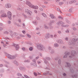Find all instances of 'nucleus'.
Returning <instances> with one entry per match:
<instances>
[{"label": "nucleus", "mask_w": 78, "mask_h": 78, "mask_svg": "<svg viewBox=\"0 0 78 78\" xmlns=\"http://www.w3.org/2000/svg\"><path fill=\"white\" fill-rule=\"evenodd\" d=\"M37 48L40 50H42L44 51L45 50V46L43 45L39 44L37 46Z\"/></svg>", "instance_id": "f257e3e1"}, {"label": "nucleus", "mask_w": 78, "mask_h": 78, "mask_svg": "<svg viewBox=\"0 0 78 78\" xmlns=\"http://www.w3.org/2000/svg\"><path fill=\"white\" fill-rule=\"evenodd\" d=\"M76 53V51H72L71 52V56H69V59H73V58H74V54Z\"/></svg>", "instance_id": "f03ea898"}, {"label": "nucleus", "mask_w": 78, "mask_h": 78, "mask_svg": "<svg viewBox=\"0 0 78 78\" xmlns=\"http://www.w3.org/2000/svg\"><path fill=\"white\" fill-rule=\"evenodd\" d=\"M78 38H77L76 39L75 38H73V42H72V41H69V45H73L74 44H75V42H76V41H78Z\"/></svg>", "instance_id": "7ed1b4c3"}, {"label": "nucleus", "mask_w": 78, "mask_h": 78, "mask_svg": "<svg viewBox=\"0 0 78 78\" xmlns=\"http://www.w3.org/2000/svg\"><path fill=\"white\" fill-rule=\"evenodd\" d=\"M43 59L44 61V62L46 64H49V63H48V61H46V59H47V60H48V61H50L51 59L50 58L48 57H45Z\"/></svg>", "instance_id": "20e7f679"}, {"label": "nucleus", "mask_w": 78, "mask_h": 78, "mask_svg": "<svg viewBox=\"0 0 78 78\" xmlns=\"http://www.w3.org/2000/svg\"><path fill=\"white\" fill-rule=\"evenodd\" d=\"M6 56L7 58H8L9 59H14V58H16L15 56L14 55H12L8 54H7Z\"/></svg>", "instance_id": "39448f33"}, {"label": "nucleus", "mask_w": 78, "mask_h": 78, "mask_svg": "<svg viewBox=\"0 0 78 78\" xmlns=\"http://www.w3.org/2000/svg\"><path fill=\"white\" fill-rule=\"evenodd\" d=\"M12 16V13H11V12H7V16L8 18H9L10 20H11V16Z\"/></svg>", "instance_id": "423d86ee"}, {"label": "nucleus", "mask_w": 78, "mask_h": 78, "mask_svg": "<svg viewBox=\"0 0 78 78\" xmlns=\"http://www.w3.org/2000/svg\"><path fill=\"white\" fill-rule=\"evenodd\" d=\"M25 12L26 13L28 14L29 16H31L32 14V12L31 11L28 10V9H26L25 10Z\"/></svg>", "instance_id": "0eeeda50"}, {"label": "nucleus", "mask_w": 78, "mask_h": 78, "mask_svg": "<svg viewBox=\"0 0 78 78\" xmlns=\"http://www.w3.org/2000/svg\"><path fill=\"white\" fill-rule=\"evenodd\" d=\"M31 8H33V9H37L39 7L37 5H32Z\"/></svg>", "instance_id": "6e6552de"}, {"label": "nucleus", "mask_w": 78, "mask_h": 78, "mask_svg": "<svg viewBox=\"0 0 78 78\" xmlns=\"http://www.w3.org/2000/svg\"><path fill=\"white\" fill-rule=\"evenodd\" d=\"M13 46L15 47V48L16 50H19V46L18 44H14Z\"/></svg>", "instance_id": "1a4fd4ad"}, {"label": "nucleus", "mask_w": 78, "mask_h": 78, "mask_svg": "<svg viewBox=\"0 0 78 78\" xmlns=\"http://www.w3.org/2000/svg\"><path fill=\"white\" fill-rule=\"evenodd\" d=\"M62 25V24H64V23L61 21H59L57 23V25Z\"/></svg>", "instance_id": "9d476101"}, {"label": "nucleus", "mask_w": 78, "mask_h": 78, "mask_svg": "<svg viewBox=\"0 0 78 78\" xmlns=\"http://www.w3.org/2000/svg\"><path fill=\"white\" fill-rule=\"evenodd\" d=\"M26 4L27 5H28V6H29L30 7V8L31 7V6H32V4H31V3L30 2L28 1H26Z\"/></svg>", "instance_id": "9b49d317"}, {"label": "nucleus", "mask_w": 78, "mask_h": 78, "mask_svg": "<svg viewBox=\"0 0 78 78\" xmlns=\"http://www.w3.org/2000/svg\"><path fill=\"white\" fill-rule=\"evenodd\" d=\"M11 5L9 3H7L5 4V7L7 8H11Z\"/></svg>", "instance_id": "f8f14e48"}, {"label": "nucleus", "mask_w": 78, "mask_h": 78, "mask_svg": "<svg viewBox=\"0 0 78 78\" xmlns=\"http://www.w3.org/2000/svg\"><path fill=\"white\" fill-rule=\"evenodd\" d=\"M66 67H70V64L68 62H66V65L65 66Z\"/></svg>", "instance_id": "ddd939ff"}, {"label": "nucleus", "mask_w": 78, "mask_h": 78, "mask_svg": "<svg viewBox=\"0 0 78 78\" xmlns=\"http://www.w3.org/2000/svg\"><path fill=\"white\" fill-rule=\"evenodd\" d=\"M7 17V15H6V14L5 13L2 14L1 16V17Z\"/></svg>", "instance_id": "4468645a"}, {"label": "nucleus", "mask_w": 78, "mask_h": 78, "mask_svg": "<svg viewBox=\"0 0 78 78\" xmlns=\"http://www.w3.org/2000/svg\"><path fill=\"white\" fill-rule=\"evenodd\" d=\"M57 42H58V43H59V44H63V41L59 39L58 40Z\"/></svg>", "instance_id": "2eb2a0df"}, {"label": "nucleus", "mask_w": 78, "mask_h": 78, "mask_svg": "<svg viewBox=\"0 0 78 78\" xmlns=\"http://www.w3.org/2000/svg\"><path fill=\"white\" fill-rule=\"evenodd\" d=\"M50 16L51 19H56V17L53 14L50 15Z\"/></svg>", "instance_id": "dca6fc26"}, {"label": "nucleus", "mask_w": 78, "mask_h": 78, "mask_svg": "<svg viewBox=\"0 0 78 78\" xmlns=\"http://www.w3.org/2000/svg\"><path fill=\"white\" fill-rule=\"evenodd\" d=\"M45 37H46V39L49 38L50 37V34H47L45 36Z\"/></svg>", "instance_id": "f3484780"}, {"label": "nucleus", "mask_w": 78, "mask_h": 78, "mask_svg": "<svg viewBox=\"0 0 78 78\" xmlns=\"http://www.w3.org/2000/svg\"><path fill=\"white\" fill-rule=\"evenodd\" d=\"M2 41L4 42H6V44H8V43L7 42H8V40H7L5 39V38H3L2 39Z\"/></svg>", "instance_id": "a211bd4d"}, {"label": "nucleus", "mask_w": 78, "mask_h": 78, "mask_svg": "<svg viewBox=\"0 0 78 78\" xmlns=\"http://www.w3.org/2000/svg\"><path fill=\"white\" fill-rule=\"evenodd\" d=\"M20 70H25V68L23 67H20L19 68Z\"/></svg>", "instance_id": "6ab92c4d"}, {"label": "nucleus", "mask_w": 78, "mask_h": 78, "mask_svg": "<svg viewBox=\"0 0 78 78\" xmlns=\"http://www.w3.org/2000/svg\"><path fill=\"white\" fill-rule=\"evenodd\" d=\"M13 63L16 64V66H18L19 65V63H18V62H17V61L15 60L13 61Z\"/></svg>", "instance_id": "aec40b11"}, {"label": "nucleus", "mask_w": 78, "mask_h": 78, "mask_svg": "<svg viewBox=\"0 0 78 78\" xmlns=\"http://www.w3.org/2000/svg\"><path fill=\"white\" fill-rule=\"evenodd\" d=\"M44 28L45 29H47V30H48V29L49 28V27L47 26L46 24L44 25Z\"/></svg>", "instance_id": "412c9836"}, {"label": "nucleus", "mask_w": 78, "mask_h": 78, "mask_svg": "<svg viewBox=\"0 0 78 78\" xmlns=\"http://www.w3.org/2000/svg\"><path fill=\"white\" fill-rule=\"evenodd\" d=\"M55 47H59V44L57 43H55L54 44Z\"/></svg>", "instance_id": "4be33fe9"}, {"label": "nucleus", "mask_w": 78, "mask_h": 78, "mask_svg": "<svg viewBox=\"0 0 78 78\" xmlns=\"http://www.w3.org/2000/svg\"><path fill=\"white\" fill-rule=\"evenodd\" d=\"M61 26L62 27H69V25H64L62 24L61 25Z\"/></svg>", "instance_id": "5701e85b"}, {"label": "nucleus", "mask_w": 78, "mask_h": 78, "mask_svg": "<svg viewBox=\"0 0 78 78\" xmlns=\"http://www.w3.org/2000/svg\"><path fill=\"white\" fill-rule=\"evenodd\" d=\"M58 64L59 65H61V59H59L58 60Z\"/></svg>", "instance_id": "b1692460"}, {"label": "nucleus", "mask_w": 78, "mask_h": 78, "mask_svg": "<svg viewBox=\"0 0 78 78\" xmlns=\"http://www.w3.org/2000/svg\"><path fill=\"white\" fill-rule=\"evenodd\" d=\"M30 64L31 66H37V65L36 64V63H30Z\"/></svg>", "instance_id": "393cba45"}, {"label": "nucleus", "mask_w": 78, "mask_h": 78, "mask_svg": "<svg viewBox=\"0 0 78 78\" xmlns=\"http://www.w3.org/2000/svg\"><path fill=\"white\" fill-rule=\"evenodd\" d=\"M33 23L34 25H37V22L36 21H33Z\"/></svg>", "instance_id": "a878e982"}, {"label": "nucleus", "mask_w": 78, "mask_h": 78, "mask_svg": "<svg viewBox=\"0 0 78 78\" xmlns=\"http://www.w3.org/2000/svg\"><path fill=\"white\" fill-rule=\"evenodd\" d=\"M70 70L71 71V72L73 73H74V71H73V69H72V68H70Z\"/></svg>", "instance_id": "bb28decb"}, {"label": "nucleus", "mask_w": 78, "mask_h": 78, "mask_svg": "<svg viewBox=\"0 0 78 78\" xmlns=\"http://www.w3.org/2000/svg\"><path fill=\"white\" fill-rule=\"evenodd\" d=\"M17 76H22V74L19 73H18L17 74Z\"/></svg>", "instance_id": "cd10ccee"}, {"label": "nucleus", "mask_w": 78, "mask_h": 78, "mask_svg": "<svg viewBox=\"0 0 78 78\" xmlns=\"http://www.w3.org/2000/svg\"><path fill=\"white\" fill-rule=\"evenodd\" d=\"M29 50L30 51H33V47H30L29 48Z\"/></svg>", "instance_id": "c85d7f7f"}, {"label": "nucleus", "mask_w": 78, "mask_h": 78, "mask_svg": "<svg viewBox=\"0 0 78 78\" xmlns=\"http://www.w3.org/2000/svg\"><path fill=\"white\" fill-rule=\"evenodd\" d=\"M24 62H30V60H25Z\"/></svg>", "instance_id": "c756f323"}, {"label": "nucleus", "mask_w": 78, "mask_h": 78, "mask_svg": "<svg viewBox=\"0 0 78 78\" xmlns=\"http://www.w3.org/2000/svg\"><path fill=\"white\" fill-rule=\"evenodd\" d=\"M42 15L43 16V17H45V18L47 17V15H45V14L44 13H42Z\"/></svg>", "instance_id": "7c9ffc66"}, {"label": "nucleus", "mask_w": 78, "mask_h": 78, "mask_svg": "<svg viewBox=\"0 0 78 78\" xmlns=\"http://www.w3.org/2000/svg\"><path fill=\"white\" fill-rule=\"evenodd\" d=\"M70 54V52H65V55H69Z\"/></svg>", "instance_id": "2f4dec72"}, {"label": "nucleus", "mask_w": 78, "mask_h": 78, "mask_svg": "<svg viewBox=\"0 0 78 78\" xmlns=\"http://www.w3.org/2000/svg\"><path fill=\"white\" fill-rule=\"evenodd\" d=\"M46 75H48V74H49V75H51V73H49V72L48 71H47V72H46Z\"/></svg>", "instance_id": "473e14b6"}, {"label": "nucleus", "mask_w": 78, "mask_h": 78, "mask_svg": "<svg viewBox=\"0 0 78 78\" xmlns=\"http://www.w3.org/2000/svg\"><path fill=\"white\" fill-rule=\"evenodd\" d=\"M33 55H30L29 57V58L31 59H33Z\"/></svg>", "instance_id": "72a5a7b5"}, {"label": "nucleus", "mask_w": 78, "mask_h": 78, "mask_svg": "<svg viewBox=\"0 0 78 78\" xmlns=\"http://www.w3.org/2000/svg\"><path fill=\"white\" fill-rule=\"evenodd\" d=\"M24 76L26 78H30L29 76H28L27 75H24Z\"/></svg>", "instance_id": "f704fd0d"}, {"label": "nucleus", "mask_w": 78, "mask_h": 78, "mask_svg": "<svg viewBox=\"0 0 78 78\" xmlns=\"http://www.w3.org/2000/svg\"><path fill=\"white\" fill-rule=\"evenodd\" d=\"M36 19L37 20H40V18H39L38 16H36Z\"/></svg>", "instance_id": "c9c22d12"}, {"label": "nucleus", "mask_w": 78, "mask_h": 78, "mask_svg": "<svg viewBox=\"0 0 78 78\" xmlns=\"http://www.w3.org/2000/svg\"><path fill=\"white\" fill-rule=\"evenodd\" d=\"M72 77H73V78H76V77H77V75H73L72 76Z\"/></svg>", "instance_id": "e433bc0d"}, {"label": "nucleus", "mask_w": 78, "mask_h": 78, "mask_svg": "<svg viewBox=\"0 0 78 78\" xmlns=\"http://www.w3.org/2000/svg\"><path fill=\"white\" fill-rule=\"evenodd\" d=\"M13 35H14V36H17L18 35V33H14L13 34Z\"/></svg>", "instance_id": "4c0bfd02"}, {"label": "nucleus", "mask_w": 78, "mask_h": 78, "mask_svg": "<svg viewBox=\"0 0 78 78\" xmlns=\"http://www.w3.org/2000/svg\"><path fill=\"white\" fill-rule=\"evenodd\" d=\"M16 25L17 27H21V25L19 24V23L16 24Z\"/></svg>", "instance_id": "58836bf2"}, {"label": "nucleus", "mask_w": 78, "mask_h": 78, "mask_svg": "<svg viewBox=\"0 0 78 78\" xmlns=\"http://www.w3.org/2000/svg\"><path fill=\"white\" fill-rule=\"evenodd\" d=\"M59 57L58 56L57 58H55V60H58V59H59Z\"/></svg>", "instance_id": "ea45409f"}, {"label": "nucleus", "mask_w": 78, "mask_h": 78, "mask_svg": "<svg viewBox=\"0 0 78 78\" xmlns=\"http://www.w3.org/2000/svg\"><path fill=\"white\" fill-rule=\"evenodd\" d=\"M39 9V10H40V11H44V9L42 8H40Z\"/></svg>", "instance_id": "a19ab883"}, {"label": "nucleus", "mask_w": 78, "mask_h": 78, "mask_svg": "<svg viewBox=\"0 0 78 78\" xmlns=\"http://www.w3.org/2000/svg\"><path fill=\"white\" fill-rule=\"evenodd\" d=\"M20 37H25V36L21 34L20 35Z\"/></svg>", "instance_id": "79ce46f5"}, {"label": "nucleus", "mask_w": 78, "mask_h": 78, "mask_svg": "<svg viewBox=\"0 0 78 78\" xmlns=\"http://www.w3.org/2000/svg\"><path fill=\"white\" fill-rule=\"evenodd\" d=\"M64 3L63 2H59V4L60 5H62Z\"/></svg>", "instance_id": "37998d69"}, {"label": "nucleus", "mask_w": 78, "mask_h": 78, "mask_svg": "<svg viewBox=\"0 0 78 78\" xmlns=\"http://www.w3.org/2000/svg\"><path fill=\"white\" fill-rule=\"evenodd\" d=\"M3 12H4V11H3V10H2L0 12V13H1V14H3Z\"/></svg>", "instance_id": "c03bdc74"}, {"label": "nucleus", "mask_w": 78, "mask_h": 78, "mask_svg": "<svg viewBox=\"0 0 78 78\" xmlns=\"http://www.w3.org/2000/svg\"><path fill=\"white\" fill-rule=\"evenodd\" d=\"M51 54H53V53H54V50H52L51 52Z\"/></svg>", "instance_id": "a18cd8bd"}, {"label": "nucleus", "mask_w": 78, "mask_h": 78, "mask_svg": "<svg viewBox=\"0 0 78 78\" xmlns=\"http://www.w3.org/2000/svg\"><path fill=\"white\" fill-rule=\"evenodd\" d=\"M51 23H55V21L53 20H52L51 21H50Z\"/></svg>", "instance_id": "49530a36"}, {"label": "nucleus", "mask_w": 78, "mask_h": 78, "mask_svg": "<svg viewBox=\"0 0 78 78\" xmlns=\"http://www.w3.org/2000/svg\"><path fill=\"white\" fill-rule=\"evenodd\" d=\"M27 36L28 37H29V38H30V37H31L30 35L29 34H27Z\"/></svg>", "instance_id": "de8ad7c7"}, {"label": "nucleus", "mask_w": 78, "mask_h": 78, "mask_svg": "<svg viewBox=\"0 0 78 78\" xmlns=\"http://www.w3.org/2000/svg\"><path fill=\"white\" fill-rule=\"evenodd\" d=\"M72 2L73 3H75V2H76V1L75 0H72Z\"/></svg>", "instance_id": "09e8293b"}, {"label": "nucleus", "mask_w": 78, "mask_h": 78, "mask_svg": "<svg viewBox=\"0 0 78 78\" xmlns=\"http://www.w3.org/2000/svg\"><path fill=\"white\" fill-rule=\"evenodd\" d=\"M32 61L34 63H36V60H35V59H33L32 60Z\"/></svg>", "instance_id": "8fccbe9b"}, {"label": "nucleus", "mask_w": 78, "mask_h": 78, "mask_svg": "<svg viewBox=\"0 0 78 78\" xmlns=\"http://www.w3.org/2000/svg\"><path fill=\"white\" fill-rule=\"evenodd\" d=\"M58 18H59V19H63L62 17V16H58Z\"/></svg>", "instance_id": "3c124183"}, {"label": "nucleus", "mask_w": 78, "mask_h": 78, "mask_svg": "<svg viewBox=\"0 0 78 78\" xmlns=\"http://www.w3.org/2000/svg\"><path fill=\"white\" fill-rule=\"evenodd\" d=\"M22 50H23V51H25L26 49H25V48H22Z\"/></svg>", "instance_id": "603ef678"}, {"label": "nucleus", "mask_w": 78, "mask_h": 78, "mask_svg": "<svg viewBox=\"0 0 78 78\" xmlns=\"http://www.w3.org/2000/svg\"><path fill=\"white\" fill-rule=\"evenodd\" d=\"M9 33L7 31H5V32L4 33V34H8Z\"/></svg>", "instance_id": "864d4df0"}, {"label": "nucleus", "mask_w": 78, "mask_h": 78, "mask_svg": "<svg viewBox=\"0 0 78 78\" xmlns=\"http://www.w3.org/2000/svg\"><path fill=\"white\" fill-rule=\"evenodd\" d=\"M42 7L43 8H46V6L44 5H42Z\"/></svg>", "instance_id": "5fc2aeb1"}, {"label": "nucleus", "mask_w": 78, "mask_h": 78, "mask_svg": "<svg viewBox=\"0 0 78 78\" xmlns=\"http://www.w3.org/2000/svg\"><path fill=\"white\" fill-rule=\"evenodd\" d=\"M22 33H23V34H25V30H23L22 31Z\"/></svg>", "instance_id": "6e6d98bb"}, {"label": "nucleus", "mask_w": 78, "mask_h": 78, "mask_svg": "<svg viewBox=\"0 0 78 78\" xmlns=\"http://www.w3.org/2000/svg\"><path fill=\"white\" fill-rule=\"evenodd\" d=\"M18 22H20V23H21V20L20 19H19L18 20Z\"/></svg>", "instance_id": "4d7b16f0"}, {"label": "nucleus", "mask_w": 78, "mask_h": 78, "mask_svg": "<svg viewBox=\"0 0 78 78\" xmlns=\"http://www.w3.org/2000/svg\"><path fill=\"white\" fill-rule=\"evenodd\" d=\"M34 74L35 76H37V73H36L35 72L34 73Z\"/></svg>", "instance_id": "13d9d810"}, {"label": "nucleus", "mask_w": 78, "mask_h": 78, "mask_svg": "<svg viewBox=\"0 0 78 78\" xmlns=\"http://www.w3.org/2000/svg\"><path fill=\"white\" fill-rule=\"evenodd\" d=\"M9 31L11 33H12V30H9Z\"/></svg>", "instance_id": "bf43d9fd"}, {"label": "nucleus", "mask_w": 78, "mask_h": 78, "mask_svg": "<svg viewBox=\"0 0 78 78\" xmlns=\"http://www.w3.org/2000/svg\"><path fill=\"white\" fill-rule=\"evenodd\" d=\"M51 24H52V23L50 22V23H49V26H51Z\"/></svg>", "instance_id": "052dcab7"}, {"label": "nucleus", "mask_w": 78, "mask_h": 78, "mask_svg": "<svg viewBox=\"0 0 78 78\" xmlns=\"http://www.w3.org/2000/svg\"><path fill=\"white\" fill-rule=\"evenodd\" d=\"M58 33L59 34H61V31L59 30V31H58Z\"/></svg>", "instance_id": "680f3d73"}, {"label": "nucleus", "mask_w": 78, "mask_h": 78, "mask_svg": "<svg viewBox=\"0 0 78 78\" xmlns=\"http://www.w3.org/2000/svg\"><path fill=\"white\" fill-rule=\"evenodd\" d=\"M57 10L58 11H60V9H59V8H57Z\"/></svg>", "instance_id": "e2e57ef3"}, {"label": "nucleus", "mask_w": 78, "mask_h": 78, "mask_svg": "<svg viewBox=\"0 0 78 78\" xmlns=\"http://www.w3.org/2000/svg\"><path fill=\"white\" fill-rule=\"evenodd\" d=\"M73 30H74V31H75V30H76V29L75 28V27H73Z\"/></svg>", "instance_id": "0e129e2a"}, {"label": "nucleus", "mask_w": 78, "mask_h": 78, "mask_svg": "<svg viewBox=\"0 0 78 78\" xmlns=\"http://www.w3.org/2000/svg\"><path fill=\"white\" fill-rule=\"evenodd\" d=\"M39 56L35 58V59H36V60H37V59H39Z\"/></svg>", "instance_id": "69168bd1"}, {"label": "nucleus", "mask_w": 78, "mask_h": 78, "mask_svg": "<svg viewBox=\"0 0 78 78\" xmlns=\"http://www.w3.org/2000/svg\"><path fill=\"white\" fill-rule=\"evenodd\" d=\"M48 49L49 50H51V47L49 46L48 47Z\"/></svg>", "instance_id": "338daca9"}, {"label": "nucleus", "mask_w": 78, "mask_h": 78, "mask_svg": "<svg viewBox=\"0 0 78 78\" xmlns=\"http://www.w3.org/2000/svg\"><path fill=\"white\" fill-rule=\"evenodd\" d=\"M11 23V22L10 21H8V23L9 24H10Z\"/></svg>", "instance_id": "774afa93"}]
</instances>
